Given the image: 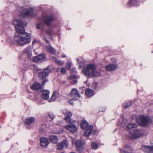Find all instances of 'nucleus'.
Masks as SVG:
<instances>
[{
    "label": "nucleus",
    "mask_w": 153,
    "mask_h": 153,
    "mask_svg": "<svg viewBox=\"0 0 153 153\" xmlns=\"http://www.w3.org/2000/svg\"><path fill=\"white\" fill-rule=\"evenodd\" d=\"M36 42V40H34L32 42V44H35Z\"/></svg>",
    "instance_id": "obj_46"
},
{
    "label": "nucleus",
    "mask_w": 153,
    "mask_h": 153,
    "mask_svg": "<svg viewBox=\"0 0 153 153\" xmlns=\"http://www.w3.org/2000/svg\"><path fill=\"white\" fill-rule=\"evenodd\" d=\"M82 67L81 66V65L80 64L78 67V68L79 69H80Z\"/></svg>",
    "instance_id": "obj_50"
},
{
    "label": "nucleus",
    "mask_w": 153,
    "mask_h": 153,
    "mask_svg": "<svg viewBox=\"0 0 153 153\" xmlns=\"http://www.w3.org/2000/svg\"><path fill=\"white\" fill-rule=\"evenodd\" d=\"M118 68L117 65L114 64H110L107 65L105 68L108 71H114Z\"/></svg>",
    "instance_id": "obj_17"
},
{
    "label": "nucleus",
    "mask_w": 153,
    "mask_h": 153,
    "mask_svg": "<svg viewBox=\"0 0 153 153\" xmlns=\"http://www.w3.org/2000/svg\"><path fill=\"white\" fill-rule=\"evenodd\" d=\"M131 149L130 147H129L128 149V150L129 151H130V152H131V151H130V150Z\"/></svg>",
    "instance_id": "obj_51"
},
{
    "label": "nucleus",
    "mask_w": 153,
    "mask_h": 153,
    "mask_svg": "<svg viewBox=\"0 0 153 153\" xmlns=\"http://www.w3.org/2000/svg\"><path fill=\"white\" fill-rule=\"evenodd\" d=\"M28 97L30 99L33 100L34 101H36V103L38 104H42V103H40L37 100L39 98L38 96L37 95H35L34 93H31L30 94L29 96Z\"/></svg>",
    "instance_id": "obj_18"
},
{
    "label": "nucleus",
    "mask_w": 153,
    "mask_h": 153,
    "mask_svg": "<svg viewBox=\"0 0 153 153\" xmlns=\"http://www.w3.org/2000/svg\"><path fill=\"white\" fill-rule=\"evenodd\" d=\"M91 147L94 149H96L98 148V145L95 142H93L91 143Z\"/></svg>",
    "instance_id": "obj_33"
},
{
    "label": "nucleus",
    "mask_w": 153,
    "mask_h": 153,
    "mask_svg": "<svg viewBox=\"0 0 153 153\" xmlns=\"http://www.w3.org/2000/svg\"><path fill=\"white\" fill-rule=\"evenodd\" d=\"M59 93L57 91H54L51 99L49 100V102L55 101L59 97Z\"/></svg>",
    "instance_id": "obj_19"
},
{
    "label": "nucleus",
    "mask_w": 153,
    "mask_h": 153,
    "mask_svg": "<svg viewBox=\"0 0 153 153\" xmlns=\"http://www.w3.org/2000/svg\"><path fill=\"white\" fill-rule=\"evenodd\" d=\"M81 128L83 129H85L87 128L89 125L88 123L86 120H83L80 124Z\"/></svg>",
    "instance_id": "obj_26"
},
{
    "label": "nucleus",
    "mask_w": 153,
    "mask_h": 153,
    "mask_svg": "<svg viewBox=\"0 0 153 153\" xmlns=\"http://www.w3.org/2000/svg\"><path fill=\"white\" fill-rule=\"evenodd\" d=\"M93 127L91 125H89L86 128V130L84 132L85 136L86 137H89L91 134L94 135L96 132V131L93 128Z\"/></svg>",
    "instance_id": "obj_8"
},
{
    "label": "nucleus",
    "mask_w": 153,
    "mask_h": 153,
    "mask_svg": "<svg viewBox=\"0 0 153 153\" xmlns=\"http://www.w3.org/2000/svg\"><path fill=\"white\" fill-rule=\"evenodd\" d=\"M71 71L73 73L76 72V71L75 68H72L71 69Z\"/></svg>",
    "instance_id": "obj_43"
},
{
    "label": "nucleus",
    "mask_w": 153,
    "mask_h": 153,
    "mask_svg": "<svg viewBox=\"0 0 153 153\" xmlns=\"http://www.w3.org/2000/svg\"><path fill=\"white\" fill-rule=\"evenodd\" d=\"M66 56L65 55H63L62 56V58H66Z\"/></svg>",
    "instance_id": "obj_48"
},
{
    "label": "nucleus",
    "mask_w": 153,
    "mask_h": 153,
    "mask_svg": "<svg viewBox=\"0 0 153 153\" xmlns=\"http://www.w3.org/2000/svg\"><path fill=\"white\" fill-rule=\"evenodd\" d=\"M48 116L52 120L53 119L54 117V115L52 112H50L48 113Z\"/></svg>",
    "instance_id": "obj_36"
},
{
    "label": "nucleus",
    "mask_w": 153,
    "mask_h": 153,
    "mask_svg": "<svg viewBox=\"0 0 153 153\" xmlns=\"http://www.w3.org/2000/svg\"><path fill=\"white\" fill-rule=\"evenodd\" d=\"M48 81V80L47 79L44 80L42 83V86L39 83L35 82L31 85L30 88L33 90H39L41 91L42 88V86L44 85L45 83Z\"/></svg>",
    "instance_id": "obj_6"
},
{
    "label": "nucleus",
    "mask_w": 153,
    "mask_h": 153,
    "mask_svg": "<svg viewBox=\"0 0 153 153\" xmlns=\"http://www.w3.org/2000/svg\"><path fill=\"white\" fill-rule=\"evenodd\" d=\"M46 59L45 55L41 54L35 56L33 59V61L34 62L37 63H40L45 61Z\"/></svg>",
    "instance_id": "obj_10"
},
{
    "label": "nucleus",
    "mask_w": 153,
    "mask_h": 153,
    "mask_svg": "<svg viewBox=\"0 0 153 153\" xmlns=\"http://www.w3.org/2000/svg\"><path fill=\"white\" fill-rule=\"evenodd\" d=\"M49 140L54 144L56 143L58 141L57 136L56 135H51L49 137Z\"/></svg>",
    "instance_id": "obj_21"
},
{
    "label": "nucleus",
    "mask_w": 153,
    "mask_h": 153,
    "mask_svg": "<svg viewBox=\"0 0 153 153\" xmlns=\"http://www.w3.org/2000/svg\"><path fill=\"white\" fill-rule=\"evenodd\" d=\"M77 61L79 63V64H80V62H79V59H76Z\"/></svg>",
    "instance_id": "obj_49"
},
{
    "label": "nucleus",
    "mask_w": 153,
    "mask_h": 153,
    "mask_svg": "<svg viewBox=\"0 0 153 153\" xmlns=\"http://www.w3.org/2000/svg\"><path fill=\"white\" fill-rule=\"evenodd\" d=\"M128 5L130 7L137 6L140 5V2L136 0H131L128 2Z\"/></svg>",
    "instance_id": "obj_22"
},
{
    "label": "nucleus",
    "mask_w": 153,
    "mask_h": 153,
    "mask_svg": "<svg viewBox=\"0 0 153 153\" xmlns=\"http://www.w3.org/2000/svg\"><path fill=\"white\" fill-rule=\"evenodd\" d=\"M15 25V28L17 34H15L13 38L7 40L8 42L11 44H14L17 45L23 46L29 43L30 42V35L25 32L24 27L27 26V23L24 20L16 19L12 23Z\"/></svg>",
    "instance_id": "obj_1"
},
{
    "label": "nucleus",
    "mask_w": 153,
    "mask_h": 153,
    "mask_svg": "<svg viewBox=\"0 0 153 153\" xmlns=\"http://www.w3.org/2000/svg\"><path fill=\"white\" fill-rule=\"evenodd\" d=\"M137 127V125L135 123H130L127 125L126 128V130H130L131 131V130L134 129V128H136Z\"/></svg>",
    "instance_id": "obj_24"
},
{
    "label": "nucleus",
    "mask_w": 153,
    "mask_h": 153,
    "mask_svg": "<svg viewBox=\"0 0 153 153\" xmlns=\"http://www.w3.org/2000/svg\"><path fill=\"white\" fill-rule=\"evenodd\" d=\"M129 137L132 139L139 138L142 136L140 131L137 129H134L132 131H129Z\"/></svg>",
    "instance_id": "obj_5"
},
{
    "label": "nucleus",
    "mask_w": 153,
    "mask_h": 153,
    "mask_svg": "<svg viewBox=\"0 0 153 153\" xmlns=\"http://www.w3.org/2000/svg\"><path fill=\"white\" fill-rule=\"evenodd\" d=\"M52 59L53 61H54L56 64L59 66H62L64 64V63H63L60 61H59L55 57H52Z\"/></svg>",
    "instance_id": "obj_31"
},
{
    "label": "nucleus",
    "mask_w": 153,
    "mask_h": 153,
    "mask_svg": "<svg viewBox=\"0 0 153 153\" xmlns=\"http://www.w3.org/2000/svg\"><path fill=\"white\" fill-rule=\"evenodd\" d=\"M127 123V120L124 118L123 116H121V118L119 121V123L122 127L124 126Z\"/></svg>",
    "instance_id": "obj_20"
},
{
    "label": "nucleus",
    "mask_w": 153,
    "mask_h": 153,
    "mask_svg": "<svg viewBox=\"0 0 153 153\" xmlns=\"http://www.w3.org/2000/svg\"><path fill=\"white\" fill-rule=\"evenodd\" d=\"M151 147V146L143 145L142 146L141 149L144 152L149 153Z\"/></svg>",
    "instance_id": "obj_30"
},
{
    "label": "nucleus",
    "mask_w": 153,
    "mask_h": 153,
    "mask_svg": "<svg viewBox=\"0 0 153 153\" xmlns=\"http://www.w3.org/2000/svg\"><path fill=\"white\" fill-rule=\"evenodd\" d=\"M52 30L51 29H50L48 30L47 31V33H48L51 35L52 33Z\"/></svg>",
    "instance_id": "obj_38"
},
{
    "label": "nucleus",
    "mask_w": 153,
    "mask_h": 153,
    "mask_svg": "<svg viewBox=\"0 0 153 153\" xmlns=\"http://www.w3.org/2000/svg\"><path fill=\"white\" fill-rule=\"evenodd\" d=\"M50 72V69L45 68L42 71L40 72L38 74V76L40 79H43L48 76Z\"/></svg>",
    "instance_id": "obj_9"
},
{
    "label": "nucleus",
    "mask_w": 153,
    "mask_h": 153,
    "mask_svg": "<svg viewBox=\"0 0 153 153\" xmlns=\"http://www.w3.org/2000/svg\"><path fill=\"white\" fill-rule=\"evenodd\" d=\"M45 49L48 52L51 53H55V50L52 47L50 46H46Z\"/></svg>",
    "instance_id": "obj_29"
},
{
    "label": "nucleus",
    "mask_w": 153,
    "mask_h": 153,
    "mask_svg": "<svg viewBox=\"0 0 153 153\" xmlns=\"http://www.w3.org/2000/svg\"><path fill=\"white\" fill-rule=\"evenodd\" d=\"M57 35H59V33H57Z\"/></svg>",
    "instance_id": "obj_56"
},
{
    "label": "nucleus",
    "mask_w": 153,
    "mask_h": 153,
    "mask_svg": "<svg viewBox=\"0 0 153 153\" xmlns=\"http://www.w3.org/2000/svg\"><path fill=\"white\" fill-rule=\"evenodd\" d=\"M35 120V118L33 117H30L25 119V123L26 124H29L32 123Z\"/></svg>",
    "instance_id": "obj_25"
},
{
    "label": "nucleus",
    "mask_w": 153,
    "mask_h": 153,
    "mask_svg": "<svg viewBox=\"0 0 153 153\" xmlns=\"http://www.w3.org/2000/svg\"><path fill=\"white\" fill-rule=\"evenodd\" d=\"M44 130L43 129H42V131H44Z\"/></svg>",
    "instance_id": "obj_54"
},
{
    "label": "nucleus",
    "mask_w": 153,
    "mask_h": 153,
    "mask_svg": "<svg viewBox=\"0 0 153 153\" xmlns=\"http://www.w3.org/2000/svg\"><path fill=\"white\" fill-rule=\"evenodd\" d=\"M149 153H153V146H151Z\"/></svg>",
    "instance_id": "obj_41"
},
{
    "label": "nucleus",
    "mask_w": 153,
    "mask_h": 153,
    "mask_svg": "<svg viewBox=\"0 0 153 153\" xmlns=\"http://www.w3.org/2000/svg\"><path fill=\"white\" fill-rule=\"evenodd\" d=\"M60 72L63 74H65L66 71L65 68L64 67H62L61 68Z\"/></svg>",
    "instance_id": "obj_34"
},
{
    "label": "nucleus",
    "mask_w": 153,
    "mask_h": 153,
    "mask_svg": "<svg viewBox=\"0 0 153 153\" xmlns=\"http://www.w3.org/2000/svg\"><path fill=\"white\" fill-rule=\"evenodd\" d=\"M62 113L65 115V119L66 122L70 123L71 122V117L72 115V113L69 111L66 110L62 111Z\"/></svg>",
    "instance_id": "obj_7"
},
{
    "label": "nucleus",
    "mask_w": 153,
    "mask_h": 153,
    "mask_svg": "<svg viewBox=\"0 0 153 153\" xmlns=\"http://www.w3.org/2000/svg\"><path fill=\"white\" fill-rule=\"evenodd\" d=\"M65 67L67 69H69L71 67L72 65V63L71 62H67L66 64Z\"/></svg>",
    "instance_id": "obj_35"
},
{
    "label": "nucleus",
    "mask_w": 153,
    "mask_h": 153,
    "mask_svg": "<svg viewBox=\"0 0 153 153\" xmlns=\"http://www.w3.org/2000/svg\"><path fill=\"white\" fill-rule=\"evenodd\" d=\"M95 68L94 64H89L86 68H82V72L85 76L88 77L99 76L100 75V72L95 70Z\"/></svg>",
    "instance_id": "obj_2"
},
{
    "label": "nucleus",
    "mask_w": 153,
    "mask_h": 153,
    "mask_svg": "<svg viewBox=\"0 0 153 153\" xmlns=\"http://www.w3.org/2000/svg\"><path fill=\"white\" fill-rule=\"evenodd\" d=\"M77 81L76 80H73L71 81V83L73 84H75L76 83Z\"/></svg>",
    "instance_id": "obj_44"
},
{
    "label": "nucleus",
    "mask_w": 153,
    "mask_h": 153,
    "mask_svg": "<svg viewBox=\"0 0 153 153\" xmlns=\"http://www.w3.org/2000/svg\"><path fill=\"white\" fill-rule=\"evenodd\" d=\"M44 39L45 40L46 42L48 43H49V41L46 39L45 38V37H44Z\"/></svg>",
    "instance_id": "obj_47"
},
{
    "label": "nucleus",
    "mask_w": 153,
    "mask_h": 153,
    "mask_svg": "<svg viewBox=\"0 0 153 153\" xmlns=\"http://www.w3.org/2000/svg\"><path fill=\"white\" fill-rule=\"evenodd\" d=\"M75 144L77 149L80 152L84 146V143L83 141L77 140L75 141Z\"/></svg>",
    "instance_id": "obj_12"
},
{
    "label": "nucleus",
    "mask_w": 153,
    "mask_h": 153,
    "mask_svg": "<svg viewBox=\"0 0 153 153\" xmlns=\"http://www.w3.org/2000/svg\"><path fill=\"white\" fill-rule=\"evenodd\" d=\"M151 122V119L148 116L140 115L137 119V123L143 127L146 126Z\"/></svg>",
    "instance_id": "obj_4"
},
{
    "label": "nucleus",
    "mask_w": 153,
    "mask_h": 153,
    "mask_svg": "<svg viewBox=\"0 0 153 153\" xmlns=\"http://www.w3.org/2000/svg\"><path fill=\"white\" fill-rule=\"evenodd\" d=\"M132 104L131 101H129L127 102L124 103L123 105V107L124 108H127L129 107Z\"/></svg>",
    "instance_id": "obj_32"
},
{
    "label": "nucleus",
    "mask_w": 153,
    "mask_h": 153,
    "mask_svg": "<svg viewBox=\"0 0 153 153\" xmlns=\"http://www.w3.org/2000/svg\"><path fill=\"white\" fill-rule=\"evenodd\" d=\"M49 91L48 90L43 91L42 93V97L45 100H47L49 98Z\"/></svg>",
    "instance_id": "obj_23"
},
{
    "label": "nucleus",
    "mask_w": 153,
    "mask_h": 153,
    "mask_svg": "<svg viewBox=\"0 0 153 153\" xmlns=\"http://www.w3.org/2000/svg\"><path fill=\"white\" fill-rule=\"evenodd\" d=\"M16 9L18 14H21L24 17L29 16L33 17L35 16L33 13V10L32 8H26L24 7H17Z\"/></svg>",
    "instance_id": "obj_3"
},
{
    "label": "nucleus",
    "mask_w": 153,
    "mask_h": 153,
    "mask_svg": "<svg viewBox=\"0 0 153 153\" xmlns=\"http://www.w3.org/2000/svg\"><path fill=\"white\" fill-rule=\"evenodd\" d=\"M49 142L48 140L44 137H42L40 139V144L42 147L46 148L49 145Z\"/></svg>",
    "instance_id": "obj_16"
},
{
    "label": "nucleus",
    "mask_w": 153,
    "mask_h": 153,
    "mask_svg": "<svg viewBox=\"0 0 153 153\" xmlns=\"http://www.w3.org/2000/svg\"><path fill=\"white\" fill-rule=\"evenodd\" d=\"M121 153H129V152H126L124 150L120 149Z\"/></svg>",
    "instance_id": "obj_39"
},
{
    "label": "nucleus",
    "mask_w": 153,
    "mask_h": 153,
    "mask_svg": "<svg viewBox=\"0 0 153 153\" xmlns=\"http://www.w3.org/2000/svg\"><path fill=\"white\" fill-rule=\"evenodd\" d=\"M94 91L90 88L87 89L85 91V95L87 97H91L94 94Z\"/></svg>",
    "instance_id": "obj_28"
},
{
    "label": "nucleus",
    "mask_w": 153,
    "mask_h": 153,
    "mask_svg": "<svg viewBox=\"0 0 153 153\" xmlns=\"http://www.w3.org/2000/svg\"><path fill=\"white\" fill-rule=\"evenodd\" d=\"M121 153H129V152H126L124 150L120 149Z\"/></svg>",
    "instance_id": "obj_40"
},
{
    "label": "nucleus",
    "mask_w": 153,
    "mask_h": 153,
    "mask_svg": "<svg viewBox=\"0 0 153 153\" xmlns=\"http://www.w3.org/2000/svg\"><path fill=\"white\" fill-rule=\"evenodd\" d=\"M24 53L28 56H30L31 54L32 51L31 47L29 46L27 47L24 51Z\"/></svg>",
    "instance_id": "obj_27"
},
{
    "label": "nucleus",
    "mask_w": 153,
    "mask_h": 153,
    "mask_svg": "<svg viewBox=\"0 0 153 153\" xmlns=\"http://www.w3.org/2000/svg\"><path fill=\"white\" fill-rule=\"evenodd\" d=\"M152 53H153V51H152Z\"/></svg>",
    "instance_id": "obj_55"
},
{
    "label": "nucleus",
    "mask_w": 153,
    "mask_h": 153,
    "mask_svg": "<svg viewBox=\"0 0 153 153\" xmlns=\"http://www.w3.org/2000/svg\"><path fill=\"white\" fill-rule=\"evenodd\" d=\"M74 140H73V141H72V143H73V144H74Z\"/></svg>",
    "instance_id": "obj_53"
},
{
    "label": "nucleus",
    "mask_w": 153,
    "mask_h": 153,
    "mask_svg": "<svg viewBox=\"0 0 153 153\" xmlns=\"http://www.w3.org/2000/svg\"><path fill=\"white\" fill-rule=\"evenodd\" d=\"M71 79V77H69L68 78V79Z\"/></svg>",
    "instance_id": "obj_52"
},
{
    "label": "nucleus",
    "mask_w": 153,
    "mask_h": 153,
    "mask_svg": "<svg viewBox=\"0 0 153 153\" xmlns=\"http://www.w3.org/2000/svg\"><path fill=\"white\" fill-rule=\"evenodd\" d=\"M70 96L71 98L74 100L79 98L80 95L79 92L75 88H73L71 91Z\"/></svg>",
    "instance_id": "obj_13"
},
{
    "label": "nucleus",
    "mask_w": 153,
    "mask_h": 153,
    "mask_svg": "<svg viewBox=\"0 0 153 153\" xmlns=\"http://www.w3.org/2000/svg\"><path fill=\"white\" fill-rule=\"evenodd\" d=\"M64 127L65 128L73 133L75 132L77 130L76 126L73 124L66 125Z\"/></svg>",
    "instance_id": "obj_11"
},
{
    "label": "nucleus",
    "mask_w": 153,
    "mask_h": 153,
    "mask_svg": "<svg viewBox=\"0 0 153 153\" xmlns=\"http://www.w3.org/2000/svg\"><path fill=\"white\" fill-rule=\"evenodd\" d=\"M97 84L96 82L94 83V84H93V87L94 88H96L97 87Z\"/></svg>",
    "instance_id": "obj_42"
},
{
    "label": "nucleus",
    "mask_w": 153,
    "mask_h": 153,
    "mask_svg": "<svg viewBox=\"0 0 153 153\" xmlns=\"http://www.w3.org/2000/svg\"><path fill=\"white\" fill-rule=\"evenodd\" d=\"M42 24H38L37 25L36 28L37 29H41L42 28Z\"/></svg>",
    "instance_id": "obj_37"
},
{
    "label": "nucleus",
    "mask_w": 153,
    "mask_h": 153,
    "mask_svg": "<svg viewBox=\"0 0 153 153\" xmlns=\"http://www.w3.org/2000/svg\"><path fill=\"white\" fill-rule=\"evenodd\" d=\"M68 145V141L66 140H64L61 143H59L56 145V148L58 150H61L64 147H66Z\"/></svg>",
    "instance_id": "obj_15"
},
{
    "label": "nucleus",
    "mask_w": 153,
    "mask_h": 153,
    "mask_svg": "<svg viewBox=\"0 0 153 153\" xmlns=\"http://www.w3.org/2000/svg\"><path fill=\"white\" fill-rule=\"evenodd\" d=\"M42 18L44 20L45 24L48 26L50 25L51 22L54 19V17L52 15H47L45 17L43 16Z\"/></svg>",
    "instance_id": "obj_14"
},
{
    "label": "nucleus",
    "mask_w": 153,
    "mask_h": 153,
    "mask_svg": "<svg viewBox=\"0 0 153 153\" xmlns=\"http://www.w3.org/2000/svg\"><path fill=\"white\" fill-rule=\"evenodd\" d=\"M74 99H71V100H70L69 102V103L71 104H73V100Z\"/></svg>",
    "instance_id": "obj_45"
}]
</instances>
